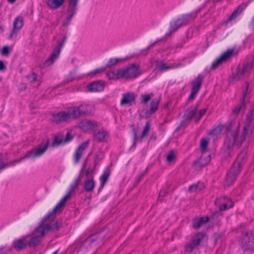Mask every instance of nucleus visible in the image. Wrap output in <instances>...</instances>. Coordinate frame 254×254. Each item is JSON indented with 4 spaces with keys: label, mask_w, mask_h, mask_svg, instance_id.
I'll list each match as a JSON object with an SVG mask.
<instances>
[{
    "label": "nucleus",
    "mask_w": 254,
    "mask_h": 254,
    "mask_svg": "<svg viewBox=\"0 0 254 254\" xmlns=\"http://www.w3.org/2000/svg\"><path fill=\"white\" fill-rule=\"evenodd\" d=\"M95 111L94 106L90 103H84L80 106L70 107L66 110L53 114L52 120L56 123L68 122L79 118L82 115L91 114Z\"/></svg>",
    "instance_id": "nucleus-1"
},
{
    "label": "nucleus",
    "mask_w": 254,
    "mask_h": 254,
    "mask_svg": "<svg viewBox=\"0 0 254 254\" xmlns=\"http://www.w3.org/2000/svg\"><path fill=\"white\" fill-rule=\"evenodd\" d=\"M54 214L50 212L44 217L41 224L34 230L33 236L30 239L28 237V245L30 247H34L39 244L41 238L49 231L57 230L62 225L61 221H50V217Z\"/></svg>",
    "instance_id": "nucleus-2"
},
{
    "label": "nucleus",
    "mask_w": 254,
    "mask_h": 254,
    "mask_svg": "<svg viewBox=\"0 0 254 254\" xmlns=\"http://www.w3.org/2000/svg\"><path fill=\"white\" fill-rule=\"evenodd\" d=\"M140 74L139 65L131 64L124 68L114 69L107 73V76L112 80L121 78L130 79L135 78Z\"/></svg>",
    "instance_id": "nucleus-3"
},
{
    "label": "nucleus",
    "mask_w": 254,
    "mask_h": 254,
    "mask_svg": "<svg viewBox=\"0 0 254 254\" xmlns=\"http://www.w3.org/2000/svg\"><path fill=\"white\" fill-rule=\"evenodd\" d=\"M228 133L225 144L230 148L236 144L238 142V128L236 126V122L231 121L227 127Z\"/></svg>",
    "instance_id": "nucleus-4"
},
{
    "label": "nucleus",
    "mask_w": 254,
    "mask_h": 254,
    "mask_svg": "<svg viewBox=\"0 0 254 254\" xmlns=\"http://www.w3.org/2000/svg\"><path fill=\"white\" fill-rule=\"evenodd\" d=\"M254 112L253 110H251L249 113L246 115V119L243 127L242 132L239 138V144L243 142L246 138L251 135L254 128V124L252 122V114Z\"/></svg>",
    "instance_id": "nucleus-5"
},
{
    "label": "nucleus",
    "mask_w": 254,
    "mask_h": 254,
    "mask_svg": "<svg viewBox=\"0 0 254 254\" xmlns=\"http://www.w3.org/2000/svg\"><path fill=\"white\" fill-rule=\"evenodd\" d=\"M241 246L244 251L254 250V237L251 232L248 231L242 232Z\"/></svg>",
    "instance_id": "nucleus-6"
},
{
    "label": "nucleus",
    "mask_w": 254,
    "mask_h": 254,
    "mask_svg": "<svg viewBox=\"0 0 254 254\" xmlns=\"http://www.w3.org/2000/svg\"><path fill=\"white\" fill-rule=\"evenodd\" d=\"M80 182V179L79 178L76 179L73 181V182L70 185L68 192L54 207L53 211L52 212V213H57L61 211L62 208L64 205L67 199L70 197L71 193L74 191L75 188L77 187Z\"/></svg>",
    "instance_id": "nucleus-7"
},
{
    "label": "nucleus",
    "mask_w": 254,
    "mask_h": 254,
    "mask_svg": "<svg viewBox=\"0 0 254 254\" xmlns=\"http://www.w3.org/2000/svg\"><path fill=\"white\" fill-rule=\"evenodd\" d=\"M48 147V142L45 141L44 142L41 143L38 146L27 152L23 158L34 159L39 157L45 153L47 150Z\"/></svg>",
    "instance_id": "nucleus-8"
},
{
    "label": "nucleus",
    "mask_w": 254,
    "mask_h": 254,
    "mask_svg": "<svg viewBox=\"0 0 254 254\" xmlns=\"http://www.w3.org/2000/svg\"><path fill=\"white\" fill-rule=\"evenodd\" d=\"M235 55V50L233 49H228L220 55L219 57L215 59L212 63L211 68L215 69L223 63L227 62Z\"/></svg>",
    "instance_id": "nucleus-9"
},
{
    "label": "nucleus",
    "mask_w": 254,
    "mask_h": 254,
    "mask_svg": "<svg viewBox=\"0 0 254 254\" xmlns=\"http://www.w3.org/2000/svg\"><path fill=\"white\" fill-rule=\"evenodd\" d=\"M205 240V236L202 233H197L195 235L191 241L188 244L186 247V251L188 253L191 252L193 250Z\"/></svg>",
    "instance_id": "nucleus-10"
},
{
    "label": "nucleus",
    "mask_w": 254,
    "mask_h": 254,
    "mask_svg": "<svg viewBox=\"0 0 254 254\" xmlns=\"http://www.w3.org/2000/svg\"><path fill=\"white\" fill-rule=\"evenodd\" d=\"M78 0H69V5L67 8V16L66 19L63 21L64 26L68 25L73 15L75 13L77 4Z\"/></svg>",
    "instance_id": "nucleus-11"
},
{
    "label": "nucleus",
    "mask_w": 254,
    "mask_h": 254,
    "mask_svg": "<svg viewBox=\"0 0 254 254\" xmlns=\"http://www.w3.org/2000/svg\"><path fill=\"white\" fill-rule=\"evenodd\" d=\"M65 41V39L59 43L57 46L54 49L50 57L45 61V64L47 66L51 65L59 57L62 48L63 47Z\"/></svg>",
    "instance_id": "nucleus-12"
},
{
    "label": "nucleus",
    "mask_w": 254,
    "mask_h": 254,
    "mask_svg": "<svg viewBox=\"0 0 254 254\" xmlns=\"http://www.w3.org/2000/svg\"><path fill=\"white\" fill-rule=\"evenodd\" d=\"M203 78V77L201 75H198L197 77L192 81L191 92L190 95L188 98L189 100H193L198 93L201 87Z\"/></svg>",
    "instance_id": "nucleus-13"
},
{
    "label": "nucleus",
    "mask_w": 254,
    "mask_h": 254,
    "mask_svg": "<svg viewBox=\"0 0 254 254\" xmlns=\"http://www.w3.org/2000/svg\"><path fill=\"white\" fill-rule=\"evenodd\" d=\"M238 173V163L235 162L232 165L229 172L227 175L226 179V185L227 186H231L237 178Z\"/></svg>",
    "instance_id": "nucleus-14"
},
{
    "label": "nucleus",
    "mask_w": 254,
    "mask_h": 254,
    "mask_svg": "<svg viewBox=\"0 0 254 254\" xmlns=\"http://www.w3.org/2000/svg\"><path fill=\"white\" fill-rule=\"evenodd\" d=\"M215 204L220 211L225 210L233 206L232 200L228 197H223L215 200Z\"/></svg>",
    "instance_id": "nucleus-15"
},
{
    "label": "nucleus",
    "mask_w": 254,
    "mask_h": 254,
    "mask_svg": "<svg viewBox=\"0 0 254 254\" xmlns=\"http://www.w3.org/2000/svg\"><path fill=\"white\" fill-rule=\"evenodd\" d=\"M249 83H246V85L242 91V96L241 98V104L239 105V112H243L247 105L249 103V98L248 97V93L249 92Z\"/></svg>",
    "instance_id": "nucleus-16"
},
{
    "label": "nucleus",
    "mask_w": 254,
    "mask_h": 254,
    "mask_svg": "<svg viewBox=\"0 0 254 254\" xmlns=\"http://www.w3.org/2000/svg\"><path fill=\"white\" fill-rule=\"evenodd\" d=\"M89 143V140L84 142L80 145L76 150L74 154V161L75 163H78L79 162L80 158L83 154L85 148L87 147Z\"/></svg>",
    "instance_id": "nucleus-17"
},
{
    "label": "nucleus",
    "mask_w": 254,
    "mask_h": 254,
    "mask_svg": "<svg viewBox=\"0 0 254 254\" xmlns=\"http://www.w3.org/2000/svg\"><path fill=\"white\" fill-rule=\"evenodd\" d=\"M197 12H193L182 15L177 20L179 24L181 26L188 24L190 21L194 20L196 17Z\"/></svg>",
    "instance_id": "nucleus-18"
},
{
    "label": "nucleus",
    "mask_w": 254,
    "mask_h": 254,
    "mask_svg": "<svg viewBox=\"0 0 254 254\" xmlns=\"http://www.w3.org/2000/svg\"><path fill=\"white\" fill-rule=\"evenodd\" d=\"M197 12H193L182 15L177 20L179 24L181 26L188 24L190 21L194 20L196 17Z\"/></svg>",
    "instance_id": "nucleus-19"
},
{
    "label": "nucleus",
    "mask_w": 254,
    "mask_h": 254,
    "mask_svg": "<svg viewBox=\"0 0 254 254\" xmlns=\"http://www.w3.org/2000/svg\"><path fill=\"white\" fill-rule=\"evenodd\" d=\"M197 12H193L182 15L177 20L179 24L181 26L188 24L190 21L194 20L196 17Z\"/></svg>",
    "instance_id": "nucleus-20"
},
{
    "label": "nucleus",
    "mask_w": 254,
    "mask_h": 254,
    "mask_svg": "<svg viewBox=\"0 0 254 254\" xmlns=\"http://www.w3.org/2000/svg\"><path fill=\"white\" fill-rule=\"evenodd\" d=\"M197 12H193L182 15L177 20L179 24L181 26L188 24L190 21L194 20L196 17Z\"/></svg>",
    "instance_id": "nucleus-21"
},
{
    "label": "nucleus",
    "mask_w": 254,
    "mask_h": 254,
    "mask_svg": "<svg viewBox=\"0 0 254 254\" xmlns=\"http://www.w3.org/2000/svg\"><path fill=\"white\" fill-rule=\"evenodd\" d=\"M184 65L182 64H167L162 62L158 63L156 65V68L161 71H166L167 70L183 67Z\"/></svg>",
    "instance_id": "nucleus-22"
},
{
    "label": "nucleus",
    "mask_w": 254,
    "mask_h": 254,
    "mask_svg": "<svg viewBox=\"0 0 254 254\" xmlns=\"http://www.w3.org/2000/svg\"><path fill=\"white\" fill-rule=\"evenodd\" d=\"M97 126L96 122L87 120H82L78 124V127L85 131L94 128Z\"/></svg>",
    "instance_id": "nucleus-23"
},
{
    "label": "nucleus",
    "mask_w": 254,
    "mask_h": 254,
    "mask_svg": "<svg viewBox=\"0 0 254 254\" xmlns=\"http://www.w3.org/2000/svg\"><path fill=\"white\" fill-rule=\"evenodd\" d=\"M13 247L18 251L23 250L26 248L28 245V236H25L21 239H17L13 241Z\"/></svg>",
    "instance_id": "nucleus-24"
},
{
    "label": "nucleus",
    "mask_w": 254,
    "mask_h": 254,
    "mask_svg": "<svg viewBox=\"0 0 254 254\" xmlns=\"http://www.w3.org/2000/svg\"><path fill=\"white\" fill-rule=\"evenodd\" d=\"M23 26V18L21 16L16 17L13 21V28L10 35V38H12L13 35L18 31L20 30Z\"/></svg>",
    "instance_id": "nucleus-25"
},
{
    "label": "nucleus",
    "mask_w": 254,
    "mask_h": 254,
    "mask_svg": "<svg viewBox=\"0 0 254 254\" xmlns=\"http://www.w3.org/2000/svg\"><path fill=\"white\" fill-rule=\"evenodd\" d=\"M105 83L102 81L93 82L87 86V89L90 92H100L104 90Z\"/></svg>",
    "instance_id": "nucleus-26"
},
{
    "label": "nucleus",
    "mask_w": 254,
    "mask_h": 254,
    "mask_svg": "<svg viewBox=\"0 0 254 254\" xmlns=\"http://www.w3.org/2000/svg\"><path fill=\"white\" fill-rule=\"evenodd\" d=\"M135 95L133 93L128 92L123 95L121 100L122 105H131L135 101Z\"/></svg>",
    "instance_id": "nucleus-27"
},
{
    "label": "nucleus",
    "mask_w": 254,
    "mask_h": 254,
    "mask_svg": "<svg viewBox=\"0 0 254 254\" xmlns=\"http://www.w3.org/2000/svg\"><path fill=\"white\" fill-rule=\"evenodd\" d=\"M254 59V58H250L244 63L243 67L241 72L239 70V74L244 75L250 73L253 67Z\"/></svg>",
    "instance_id": "nucleus-28"
},
{
    "label": "nucleus",
    "mask_w": 254,
    "mask_h": 254,
    "mask_svg": "<svg viewBox=\"0 0 254 254\" xmlns=\"http://www.w3.org/2000/svg\"><path fill=\"white\" fill-rule=\"evenodd\" d=\"M108 137V133L104 130H99L94 134V139L99 142L106 141Z\"/></svg>",
    "instance_id": "nucleus-29"
},
{
    "label": "nucleus",
    "mask_w": 254,
    "mask_h": 254,
    "mask_svg": "<svg viewBox=\"0 0 254 254\" xmlns=\"http://www.w3.org/2000/svg\"><path fill=\"white\" fill-rule=\"evenodd\" d=\"M160 103V98H154L152 100L150 106L147 112V115H151L154 114L158 108V106Z\"/></svg>",
    "instance_id": "nucleus-30"
},
{
    "label": "nucleus",
    "mask_w": 254,
    "mask_h": 254,
    "mask_svg": "<svg viewBox=\"0 0 254 254\" xmlns=\"http://www.w3.org/2000/svg\"><path fill=\"white\" fill-rule=\"evenodd\" d=\"M64 0H46V3L51 9H56L61 6Z\"/></svg>",
    "instance_id": "nucleus-31"
},
{
    "label": "nucleus",
    "mask_w": 254,
    "mask_h": 254,
    "mask_svg": "<svg viewBox=\"0 0 254 254\" xmlns=\"http://www.w3.org/2000/svg\"><path fill=\"white\" fill-rule=\"evenodd\" d=\"M209 218L207 217L195 218L193 221V227L194 229H199L201 226L208 221Z\"/></svg>",
    "instance_id": "nucleus-32"
},
{
    "label": "nucleus",
    "mask_w": 254,
    "mask_h": 254,
    "mask_svg": "<svg viewBox=\"0 0 254 254\" xmlns=\"http://www.w3.org/2000/svg\"><path fill=\"white\" fill-rule=\"evenodd\" d=\"M195 116H196V107H192L188 109L185 114V118L188 120L194 119L195 120Z\"/></svg>",
    "instance_id": "nucleus-33"
},
{
    "label": "nucleus",
    "mask_w": 254,
    "mask_h": 254,
    "mask_svg": "<svg viewBox=\"0 0 254 254\" xmlns=\"http://www.w3.org/2000/svg\"><path fill=\"white\" fill-rule=\"evenodd\" d=\"M94 186L95 182L93 180V176L88 177L84 184V189L85 190L87 191H91L94 188Z\"/></svg>",
    "instance_id": "nucleus-34"
},
{
    "label": "nucleus",
    "mask_w": 254,
    "mask_h": 254,
    "mask_svg": "<svg viewBox=\"0 0 254 254\" xmlns=\"http://www.w3.org/2000/svg\"><path fill=\"white\" fill-rule=\"evenodd\" d=\"M154 96L153 93L142 94L140 95V102L143 104H146Z\"/></svg>",
    "instance_id": "nucleus-35"
},
{
    "label": "nucleus",
    "mask_w": 254,
    "mask_h": 254,
    "mask_svg": "<svg viewBox=\"0 0 254 254\" xmlns=\"http://www.w3.org/2000/svg\"><path fill=\"white\" fill-rule=\"evenodd\" d=\"M224 129V126L223 125H218L216 127L214 128L211 131L210 134L215 136L220 135Z\"/></svg>",
    "instance_id": "nucleus-36"
},
{
    "label": "nucleus",
    "mask_w": 254,
    "mask_h": 254,
    "mask_svg": "<svg viewBox=\"0 0 254 254\" xmlns=\"http://www.w3.org/2000/svg\"><path fill=\"white\" fill-rule=\"evenodd\" d=\"M180 27H181V26L179 24V22L177 19L173 21L170 23L169 33L168 34H166V35H169L172 32L176 31Z\"/></svg>",
    "instance_id": "nucleus-37"
},
{
    "label": "nucleus",
    "mask_w": 254,
    "mask_h": 254,
    "mask_svg": "<svg viewBox=\"0 0 254 254\" xmlns=\"http://www.w3.org/2000/svg\"><path fill=\"white\" fill-rule=\"evenodd\" d=\"M64 135L63 133H59L55 137L54 143L57 145H59L62 142L64 143Z\"/></svg>",
    "instance_id": "nucleus-38"
},
{
    "label": "nucleus",
    "mask_w": 254,
    "mask_h": 254,
    "mask_svg": "<svg viewBox=\"0 0 254 254\" xmlns=\"http://www.w3.org/2000/svg\"><path fill=\"white\" fill-rule=\"evenodd\" d=\"M73 138V134L71 130H69L66 132V136L64 140V143H67L70 141Z\"/></svg>",
    "instance_id": "nucleus-39"
},
{
    "label": "nucleus",
    "mask_w": 254,
    "mask_h": 254,
    "mask_svg": "<svg viewBox=\"0 0 254 254\" xmlns=\"http://www.w3.org/2000/svg\"><path fill=\"white\" fill-rule=\"evenodd\" d=\"M123 60L119 58H112L111 59L107 64V66H112L118 63L122 62Z\"/></svg>",
    "instance_id": "nucleus-40"
},
{
    "label": "nucleus",
    "mask_w": 254,
    "mask_h": 254,
    "mask_svg": "<svg viewBox=\"0 0 254 254\" xmlns=\"http://www.w3.org/2000/svg\"><path fill=\"white\" fill-rule=\"evenodd\" d=\"M151 125L149 122L146 123L145 127L143 130L142 134L141 135V138H143L146 135H147L150 129Z\"/></svg>",
    "instance_id": "nucleus-41"
},
{
    "label": "nucleus",
    "mask_w": 254,
    "mask_h": 254,
    "mask_svg": "<svg viewBox=\"0 0 254 254\" xmlns=\"http://www.w3.org/2000/svg\"><path fill=\"white\" fill-rule=\"evenodd\" d=\"M176 157V155L174 150L170 151L167 155L166 159L168 162L173 161Z\"/></svg>",
    "instance_id": "nucleus-42"
},
{
    "label": "nucleus",
    "mask_w": 254,
    "mask_h": 254,
    "mask_svg": "<svg viewBox=\"0 0 254 254\" xmlns=\"http://www.w3.org/2000/svg\"><path fill=\"white\" fill-rule=\"evenodd\" d=\"M208 141L205 138H202L200 141V146L202 151H205L206 149Z\"/></svg>",
    "instance_id": "nucleus-43"
},
{
    "label": "nucleus",
    "mask_w": 254,
    "mask_h": 254,
    "mask_svg": "<svg viewBox=\"0 0 254 254\" xmlns=\"http://www.w3.org/2000/svg\"><path fill=\"white\" fill-rule=\"evenodd\" d=\"M247 148L244 149V150L239 153V158H241L242 163L245 162L247 159Z\"/></svg>",
    "instance_id": "nucleus-44"
},
{
    "label": "nucleus",
    "mask_w": 254,
    "mask_h": 254,
    "mask_svg": "<svg viewBox=\"0 0 254 254\" xmlns=\"http://www.w3.org/2000/svg\"><path fill=\"white\" fill-rule=\"evenodd\" d=\"M104 70H105L104 68H97V69H96L91 71L90 72H89L88 74V75L93 76L97 74H99V73H100L104 71Z\"/></svg>",
    "instance_id": "nucleus-45"
},
{
    "label": "nucleus",
    "mask_w": 254,
    "mask_h": 254,
    "mask_svg": "<svg viewBox=\"0 0 254 254\" xmlns=\"http://www.w3.org/2000/svg\"><path fill=\"white\" fill-rule=\"evenodd\" d=\"M206 109H203L200 110L198 113L196 112V116H195V121H198L206 113Z\"/></svg>",
    "instance_id": "nucleus-46"
},
{
    "label": "nucleus",
    "mask_w": 254,
    "mask_h": 254,
    "mask_svg": "<svg viewBox=\"0 0 254 254\" xmlns=\"http://www.w3.org/2000/svg\"><path fill=\"white\" fill-rule=\"evenodd\" d=\"M9 53V47L7 46H3L1 50V54L4 56H8Z\"/></svg>",
    "instance_id": "nucleus-47"
},
{
    "label": "nucleus",
    "mask_w": 254,
    "mask_h": 254,
    "mask_svg": "<svg viewBox=\"0 0 254 254\" xmlns=\"http://www.w3.org/2000/svg\"><path fill=\"white\" fill-rule=\"evenodd\" d=\"M108 177H109V174L106 172L104 173L100 177V181L103 185H104L105 184V183L106 182Z\"/></svg>",
    "instance_id": "nucleus-48"
},
{
    "label": "nucleus",
    "mask_w": 254,
    "mask_h": 254,
    "mask_svg": "<svg viewBox=\"0 0 254 254\" xmlns=\"http://www.w3.org/2000/svg\"><path fill=\"white\" fill-rule=\"evenodd\" d=\"M27 78L30 82H34L37 80V75L35 73H32V74L28 75Z\"/></svg>",
    "instance_id": "nucleus-49"
},
{
    "label": "nucleus",
    "mask_w": 254,
    "mask_h": 254,
    "mask_svg": "<svg viewBox=\"0 0 254 254\" xmlns=\"http://www.w3.org/2000/svg\"><path fill=\"white\" fill-rule=\"evenodd\" d=\"M250 1H248L246 2H244L242 3L240 5H239V14L247 7L248 5L250 3Z\"/></svg>",
    "instance_id": "nucleus-50"
},
{
    "label": "nucleus",
    "mask_w": 254,
    "mask_h": 254,
    "mask_svg": "<svg viewBox=\"0 0 254 254\" xmlns=\"http://www.w3.org/2000/svg\"><path fill=\"white\" fill-rule=\"evenodd\" d=\"M203 160H204V157L203 156H201V158H200V161L201 164H202L203 165H204L206 164L207 163H208L210 161V159L209 157H208L207 158V160H206V161L205 162H203Z\"/></svg>",
    "instance_id": "nucleus-51"
},
{
    "label": "nucleus",
    "mask_w": 254,
    "mask_h": 254,
    "mask_svg": "<svg viewBox=\"0 0 254 254\" xmlns=\"http://www.w3.org/2000/svg\"><path fill=\"white\" fill-rule=\"evenodd\" d=\"M197 187H198V186L196 185H191L189 187V190L190 192H193V191H195L197 190Z\"/></svg>",
    "instance_id": "nucleus-52"
},
{
    "label": "nucleus",
    "mask_w": 254,
    "mask_h": 254,
    "mask_svg": "<svg viewBox=\"0 0 254 254\" xmlns=\"http://www.w3.org/2000/svg\"><path fill=\"white\" fill-rule=\"evenodd\" d=\"M6 69V66L2 61H0V70H3Z\"/></svg>",
    "instance_id": "nucleus-53"
},
{
    "label": "nucleus",
    "mask_w": 254,
    "mask_h": 254,
    "mask_svg": "<svg viewBox=\"0 0 254 254\" xmlns=\"http://www.w3.org/2000/svg\"><path fill=\"white\" fill-rule=\"evenodd\" d=\"M67 78L66 80L67 82H69V81H72L75 79V78H74L73 77H72L70 74L69 75Z\"/></svg>",
    "instance_id": "nucleus-54"
},
{
    "label": "nucleus",
    "mask_w": 254,
    "mask_h": 254,
    "mask_svg": "<svg viewBox=\"0 0 254 254\" xmlns=\"http://www.w3.org/2000/svg\"><path fill=\"white\" fill-rule=\"evenodd\" d=\"M237 10H236L232 14L231 18H235L237 17Z\"/></svg>",
    "instance_id": "nucleus-55"
},
{
    "label": "nucleus",
    "mask_w": 254,
    "mask_h": 254,
    "mask_svg": "<svg viewBox=\"0 0 254 254\" xmlns=\"http://www.w3.org/2000/svg\"><path fill=\"white\" fill-rule=\"evenodd\" d=\"M7 1L10 3H14L16 0H7Z\"/></svg>",
    "instance_id": "nucleus-56"
},
{
    "label": "nucleus",
    "mask_w": 254,
    "mask_h": 254,
    "mask_svg": "<svg viewBox=\"0 0 254 254\" xmlns=\"http://www.w3.org/2000/svg\"><path fill=\"white\" fill-rule=\"evenodd\" d=\"M89 174V171L88 170L86 171V175L87 176H88Z\"/></svg>",
    "instance_id": "nucleus-57"
},
{
    "label": "nucleus",
    "mask_w": 254,
    "mask_h": 254,
    "mask_svg": "<svg viewBox=\"0 0 254 254\" xmlns=\"http://www.w3.org/2000/svg\"><path fill=\"white\" fill-rule=\"evenodd\" d=\"M3 168H4V166L1 165H0V171L1 170H2Z\"/></svg>",
    "instance_id": "nucleus-58"
},
{
    "label": "nucleus",
    "mask_w": 254,
    "mask_h": 254,
    "mask_svg": "<svg viewBox=\"0 0 254 254\" xmlns=\"http://www.w3.org/2000/svg\"><path fill=\"white\" fill-rule=\"evenodd\" d=\"M154 44H155V43L152 44L151 45H150V46L149 47L148 49H149V48H150V47H153V46L154 45Z\"/></svg>",
    "instance_id": "nucleus-59"
},
{
    "label": "nucleus",
    "mask_w": 254,
    "mask_h": 254,
    "mask_svg": "<svg viewBox=\"0 0 254 254\" xmlns=\"http://www.w3.org/2000/svg\"><path fill=\"white\" fill-rule=\"evenodd\" d=\"M252 23H253V24L254 25V17H253V18L252 19Z\"/></svg>",
    "instance_id": "nucleus-60"
},
{
    "label": "nucleus",
    "mask_w": 254,
    "mask_h": 254,
    "mask_svg": "<svg viewBox=\"0 0 254 254\" xmlns=\"http://www.w3.org/2000/svg\"><path fill=\"white\" fill-rule=\"evenodd\" d=\"M234 114H236V110H235L234 111Z\"/></svg>",
    "instance_id": "nucleus-61"
},
{
    "label": "nucleus",
    "mask_w": 254,
    "mask_h": 254,
    "mask_svg": "<svg viewBox=\"0 0 254 254\" xmlns=\"http://www.w3.org/2000/svg\"><path fill=\"white\" fill-rule=\"evenodd\" d=\"M57 251H56V252H55L54 253H53L52 254H57Z\"/></svg>",
    "instance_id": "nucleus-62"
}]
</instances>
